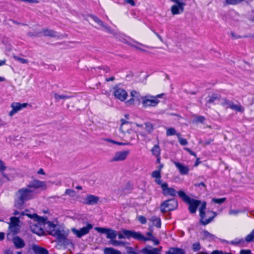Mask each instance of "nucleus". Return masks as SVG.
Segmentation results:
<instances>
[{"label":"nucleus","instance_id":"24","mask_svg":"<svg viewBox=\"0 0 254 254\" xmlns=\"http://www.w3.org/2000/svg\"><path fill=\"white\" fill-rule=\"evenodd\" d=\"M105 254H122V253L112 248H105L104 249Z\"/></svg>","mask_w":254,"mask_h":254},{"label":"nucleus","instance_id":"22","mask_svg":"<svg viewBox=\"0 0 254 254\" xmlns=\"http://www.w3.org/2000/svg\"><path fill=\"white\" fill-rule=\"evenodd\" d=\"M47 229L48 230V232L49 234L52 235V233L56 231L57 230L56 229V226L53 222L50 221H47L46 223Z\"/></svg>","mask_w":254,"mask_h":254},{"label":"nucleus","instance_id":"54","mask_svg":"<svg viewBox=\"0 0 254 254\" xmlns=\"http://www.w3.org/2000/svg\"><path fill=\"white\" fill-rule=\"evenodd\" d=\"M41 32H36V33H33V32H29L28 33V35L29 36L32 37V36H38L40 37L41 36Z\"/></svg>","mask_w":254,"mask_h":254},{"label":"nucleus","instance_id":"17","mask_svg":"<svg viewBox=\"0 0 254 254\" xmlns=\"http://www.w3.org/2000/svg\"><path fill=\"white\" fill-rule=\"evenodd\" d=\"M52 235L56 237L61 242H64L66 239L65 235L59 229L52 233Z\"/></svg>","mask_w":254,"mask_h":254},{"label":"nucleus","instance_id":"42","mask_svg":"<svg viewBox=\"0 0 254 254\" xmlns=\"http://www.w3.org/2000/svg\"><path fill=\"white\" fill-rule=\"evenodd\" d=\"M13 58L15 60L19 61L21 64H27L28 61L27 60L18 57L16 56H13Z\"/></svg>","mask_w":254,"mask_h":254},{"label":"nucleus","instance_id":"51","mask_svg":"<svg viewBox=\"0 0 254 254\" xmlns=\"http://www.w3.org/2000/svg\"><path fill=\"white\" fill-rule=\"evenodd\" d=\"M179 142L182 145H186L188 144V143L187 139L185 138H183L180 139V140H179Z\"/></svg>","mask_w":254,"mask_h":254},{"label":"nucleus","instance_id":"34","mask_svg":"<svg viewBox=\"0 0 254 254\" xmlns=\"http://www.w3.org/2000/svg\"><path fill=\"white\" fill-rule=\"evenodd\" d=\"M254 229L252 230L250 234L248 235L245 238V241L247 242H251L254 240Z\"/></svg>","mask_w":254,"mask_h":254},{"label":"nucleus","instance_id":"33","mask_svg":"<svg viewBox=\"0 0 254 254\" xmlns=\"http://www.w3.org/2000/svg\"><path fill=\"white\" fill-rule=\"evenodd\" d=\"M142 241L145 242L146 241H152L153 242L154 244L155 245H158L159 244V241L156 239V238L154 237L152 238H146L143 236V238L141 239Z\"/></svg>","mask_w":254,"mask_h":254},{"label":"nucleus","instance_id":"47","mask_svg":"<svg viewBox=\"0 0 254 254\" xmlns=\"http://www.w3.org/2000/svg\"><path fill=\"white\" fill-rule=\"evenodd\" d=\"M138 220L142 224H144L146 223V219L143 216H139L138 217Z\"/></svg>","mask_w":254,"mask_h":254},{"label":"nucleus","instance_id":"25","mask_svg":"<svg viewBox=\"0 0 254 254\" xmlns=\"http://www.w3.org/2000/svg\"><path fill=\"white\" fill-rule=\"evenodd\" d=\"M202 234L204 239H207L209 241H213L216 238L214 235L210 233L206 230L203 231Z\"/></svg>","mask_w":254,"mask_h":254},{"label":"nucleus","instance_id":"28","mask_svg":"<svg viewBox=\"0 0 254 254\" xmlns=\"http://www.w3.org/2000/svg\"><path fill=\"white\" fill-rule=\"evenodd\" d=\"M230 108L241 113H243L244 111V109L242 107L241 105H236L234 104V103H232V104L231 105Z\"/></svg>","mask_w":254,"mask_h":254},{"label":"nucleus","instance_id":"7","mask_svg":"<svg viewBox=\"0 0 254 254\" xmlns=\"http://www.w3.org/2000/svg\"><path fill=\"white\" fill-rule=\"evenodd\" d=\"M93 228L92 224L88 223L87 225L79 230L75 228L72 229V232L76 235L78 238H81L83 236L88 234L89 231Z\"/></svg>","mask_w":254,"mask_h":254},{"label":"nucleus","instance_id":"35","mask_svg":"<svg viewBox=\"0 0 254 254\" xmlns=\"http://www.w3.org/2000/svg\"><path fill=\"white\" fill-rule=\"evenodd\" d=\"M121 127H120V130L123 133H125L126 131L124 129V126H125V125H127L129 124V122L127 121L126 120H125L124 119H122L121 120Z\"/></svg>","mask_w":254,"mask_h":254},{"label":"nucleus","instance_id":"10","mask_svg":"<svg viewBox=\"0 0 254 254\" xmlns=\"http://www.w3.org/2000/svg\"><path fill=\"white\" fill-rule=\"evenodd\" d=\"M129 153V150H124L123 151H118L117 152L113 158L112 159V162H117V161H122L125 160L127 155Z\"/></svg>","mask_w":254,"mask_h":254},{"label":"nucleus","instance_id":"15","mask_svg":"<svg viewBox=\"0 0 254 254\" xmlns=\"http://www.w3.org/2000/svg\"><path fill=\"white\" fill-rule=\"evenodd\" d=\"M30 229L32 232L38 235H41L44 232L42 226L35 222L30 225Z\"/></svg>","mask_w":254,"mask_h":254},{"label":"nucleus","instance_id":"18","mask_svg":"<svg viewBox=\"0 0 254 254\" xmlns=\"http://www.w3.org/2000/svg\"><path fill=\"white\" fill-rule=\"evenodd\" d=\"M32 250L35 254H49V252L47 249L36 245L32 246Z\"/></svg>","mask_w":254,"mask_h":254},{"label":"nucleus","instance_id":"23","mask_svg":"<svg viewBox=\"0 0 254 254\" xmlns=\"http://www.w3.org/2000/svg\"><path fill=\"white\" fill-rule=\"evenodd\" d=\"M43 35L45 36H49L51 37H55L56 36V32L52 30L44 28L43 29Z\"/></svg>","mask_w":254,"mask_h":254},{"label":"nucleus","instance_id":"11","mask_svg":"<svg viewBox=\"0 0 254 254\" xmlns=\"http://www.w3.org/2000/svg\"><path fill=\"white\" fill-rule=\"evenodd\" d=\"M114 95L116 98L121 101H125L127 96V93L126 90L120 88L115 89Z\"/></svg>","mask_w":254,"mask_h":254},{"label":"nucleus","instance_id":"43","mask_svg":"<svg viewBox=\"0 0 254 254\" xmlns=\"http://www.w3.org/2000/svg\"><path fill=\"white\" fill-rule=\"evenodd\" d=\"M176 131L174 128L170 127L167 129L166 135L167 136L175 135L176 134Z\"/></svg>","mask_w":254,"mask_h":254},{"label":"nucleus","instance_id":"3","mask_svg":"<svg viewBox=\"0 0 254 254\" xmlns=\"http://www.w3.org/2000/svg\"><path fill=\"white\" fill-rule=\"evenodd\" d=\"M178 202L177 200L173 198L163 201L160 205L161 212L164 213L167 212L174 210L177 208Z\"/></svg>","mask_w":254,"mask_h":254},{"label":"nucleus","instance_id":"61","mask_svg":"<svg viewBox=\"0 0 254 254\" xmlns=\"http://www.w3.org/2000/svg\"><path fill=\"white\" fill-rule=\"evenodd\" d=\"M117 236H118V238L119 239H125V235L123 234L122 231L119 233H117Z\"/></svg>","mask_w":254,"mask_h":254},{"label":"nucleus","instance_id":"38","mask_svg":"<svg viewBox=\"0 0 254 254\" xmlns=\"http://www.w3.org/2000/svg\"><path fill=\"white\" fill-rule=\"evenodd\" d=\"M9 229L11 232H12L13 235H15L19 231V226H15V227L9 226Z\"/></svg>","mask_w":254,"mask_h":254},{"label":"nucleus","instance_id":"26","mask_svg":"<svg viewBox=\"0 0 254 254\" xmlns=\"http://www.w3.org/2000/svg\"><path fill=\"white\" fill-rule=\"evenodd\" d=\"M54 96L57 101H59V100H66L72 97V96H68L66 95H59L57 93H54Z\"/></svg>","mask_w":254,"mask_h":254},{"label":"nucleus","instance_id":"14","mask_svg":"<svg viewBox=\"0 0 254 254\" xmlns=\"http://www.w3.org/2000/svg\"><path fill=\"white\" fill-rule=\"evenodd\" d=\"M99 200V197L98 196L92 194H88L85 199V203L88 205H94L97 204Z\"/></svg>","mask_w":254,"mask_h":254},{"label":"nucleus","instance_id":"50","mask_svg":"<svg viewBox=\"0 0 254 254\" xmlns=\"http://www.w3.org/2000/svg\"><path fill=\"white\" fill-rule=\"evenodd\" d=\"M149 232H147L146 235L148 236L147 238H152L154 236L152 235V231H153V227L149 226Z\"/></svg>","mask_w":254,"mask_h":254},{"label":"nucleus","instance_id":"30","mask_svg":"<svg viewBox=\"0 0 254 254\" xmlns=\"http://www.w3.org/2000/svg\"><path fill=\"white\" fill-rule=\"evenodd\" d=\"M220 95L217 94H213L212 96L209 97V99L207 101L208 103H213L216 100H219Z\"/></svg>","mask_w":254,"mask_h":254},{"label":"nucleus","instance_id":"6","mask_svg":"<svg viewBox=\"0 0 254 254\" xmlns=\"http://www.w3.org/2000/svg\"><path fill=\"white\" fill-rule=\"evenodd\" d=\"M122 232L125 235V238L129 239L133 238L136 240L141 241V239L143 238V235L139 232L126 229H123Z\"/></svg>","mask_w":254,"mask_h":254},{"label":"nucleus","instance_id":"31","mask_svg":"<svg viewBox=\"0 0 254 254\" xmlns=\"http://www.w3.org/2000/svg\"><path fill=\"white\" fill-rule=\"evenodd\" d=\"M152 153L155 156H158L160 154V149L158 145H155L151 149Z\"/></svg>","mask_w":254,"mask_h":254},{"label":"nucleus","instance_id":"41","mask_svg":"<svg viewBox=\"0 0 254 254\" xmlns=\"http://www.w3.org/2000/svg\"><path fill=\"white\" fill-rule=\"evenodd\" d=\"M95 230L98 232L106 235L108 228L103 227H95Z\"/></svg>","mask_w":254,"mask_h":254},{"label":"nucleus","instance_id":"8","mask_svg":"<svg viewBox=\"0 0 254 254\" xmlns=\"http://www.w3.org/2000/svg\"><path fill=\"white\" fill-rule=\"evenodd\" d=\"M162 193L164 196H176L178 194V191H176L174 188H169L167 183H164L162 185Z\"/></svg>","mask_w":254,"mask_h":254},{"label":"nucleus","instance_id":"16","mask_svg":"<svg viewBox=\"0 0 254 254\" xmlns=\"http://www.w3.org/2000/svg\"><path fill=\"white\" fill-rule=\"evenodd\" d=\"M12 241L16 249H21L25 246L24 241L18 236L14 237Z\"/></svg>","mask_w":254,"mask_h":254},{"label":"nucleus","instance_id":"20","mask_svg":"<svg viewBox=\"0 0 254 254\" xmlns=\"http://www.w3.org/2000/svg\"><path fill=\"white\" fill-rule=\"evenodd\" d=\"M117 236V232L113 229L111 228H108V230L106 234V238L107 239H110V241H112V240H115V239Z\"/></svg>","mask_w":254,"mask_h":254},{"label":"nucleus","instance_id":"49","mask_svg":"<svg viewBox=\"0 0 254 254\" xmlns=\"http://www.w3.org/2000/svg\"><path fill=\"white\" fill-rule=\"evenodd\" d=\"M74 192L75 191L72 190L66 189L65 191V194L73 196Z\"/></svg>","mask_w":254,"mask_h":254},{"label":"nucleus","instance_id":"9","mask_svg":"<svg viewBox=\"0 0 254 254\" xmlns=\"http://www.w3.org/2000/svg\"><path fill=\"white\" fill-rule=\"evenodd\" d=\"M89 16L91 17L99 25L104 28L107 32L110 34H114L115 33L113 30L110 27L108 26L103 21L100 19L97 16L92 14L89 15Z\"/></svg>","mask_w":254,"mask_h":254},{"label":"nucleus","instance_id":"46","mask_svg":"<svg viewBox=\"0 0 254 254\" xmlns=\"http://www.w3.org/2000/svg\"><path fill=\"white\" fill-rule=\"evenodd\" d=\"M29 211V210L26 209L25 212H22L21 213V215H26L30 218L34 219L35 218V217H34L33 214H29V213H28Z\"/></svg>","mask_w":254,"mask_h":254},{"label":"nucleus","instance_id":"64","mask_svg":"<svg viewBox=\"0 0 254 254\" xmlns=\"http://www.w3.org/2000/svg\"><path fill=\"white\" fill-rule=\"evenodd\" d=\"M4 253V254H13V252L10 249L6 250Z\"/></svg>","mask_w":254,"mask_h":254},{"label":"nucleus","instance_id":"56","mask_svg":"<svg viewBox=\"0 0 254 254\" xmlns=\"http://www.w3.org/2000/svg\"><path fill=\"white\" fill-rule=\"evenodd\" d=\"M124 2L126 3L130 4L131 6L135 5V2L133 0H124Z\"/></svg>","mask_w":254,"mask_h":254},{"label":"nucleus","instance_id":"1","mask_svg":"<svg viewBox=\"0 0 254 254\" xmlns=\"http://www.w3.org/2000/svg\"><path fill=\"white\" fill-rule=\"evenodd\" d=\"M47 189V183L45 181L33 180L29 182L26 187L21 188L17 191L14 196V207L19 209L24 208L25 202L35 197L34 190Z\"/></svg>","mask_w":254,"mask_h":254},{"label":"nucleus","instance_id":"53","mask_svg":"<svg viewBox=\"0 0 254 254\" xmlns=\"http://www.w3.org/2000/svg\"><path fill=\"white\" fill-rule=\"evenodd\" d=\"M241 211L239 210L230 209L229 213L230 215H237Z\"/></svg>","mask_w":254,"mask_h":254},{"label":"nucleus","instance_id":"40","mask_svg":"<svg viewBox=\"0 0 254 254\" xmlns=\"http://www.w3.org/2000/svg\"><path fill=\"white\" fill-rule=\"evenodd\" d=\"M244 0H226V3L228 4L236 5Z\"/></svg>","mask_w":254,"mask_h":254},{"label":"nucleus","instance_id":"2","mask_svg":"<svg viewBox=\"0 0 254 254\" xmlns=\"http://www.w3.org/2000/svg\"><path fill=\"white\" fill-rule=\"evenodd\" d=\"M178 196L184 202L189 204L188 209L191 214L195 213L198 207L201 204L199 208V215L201 218L200 223L203 225H206L210 223L217 215L216 213L215 212L207 211L206 215L209 216V217L208 219H205V210L206 208V202L205 201L201 203V201L199 200L190 198L182 190L178 191Z\"/></svg>","mask_w":254,"mask_h":254},{"label":"nucleus","instance_id":"48","mask_svg":"<svg viewBox=\"0 0 254 254\" xmlns=\"http://www.w3.org/2000/svg\"><path fill=\"white\" fill-rule=\"evenodd\" d=\"M223 100L224 102L222 103V105H227L228 107L230 108L231 105L232 104L233 102L230 101V100H227L226 99H223Z\"/></svg>","mask_w":254,"mask_h":254},{"label":"nucleus","instance_id":"60","mask_svg":"<svg viewBox=\"0 0 254 254\" xmlns=\"http://www.w3.org/2000/svg\"><path fill=\"white\" fill-rule=\"evenodd\" d=\"M194 186L195 187H200V186H202L203 187L204 189H206V185H205V184L203 182H201L200 183H198V184H195L194 185Z\"/></svg>","mask_w":254,"mask_h":254},{"label":"nucleus","instance_id":"4","mask_svg":"<svg viewBox=\"0 0 254 254\" xmlns=\"http://www.w3.org/2000/svg\"><path fill=\"white\" fill-rule=\"evenodd\" d=\"M163 95V94H161L157 95L156 97L149 95L142 97L141 99L142 100L143 106L145 108L147 107H155L159 102L157 98H161Z\"/></svg>","mask_w":254,"mask_h":254},{"label":"nucleus","instance_id":"37","mask_svg":"<svg viewBox=\"0 0 254 254\" xmlns=\"http://www.w3.org/2000/svg\"><path fill=\"white\" fill-rule=\"evenodd\" d=\"M146 130L148 133H151L153 129V125L149 122H147L145 124Z\"/></svg>","mask_w":254,"mask_h":254},{"label":"nucleus","instance_id":"44","mask_svg":"<svg viewBox=\"0 0 254 254\" xmlns=\"http://www.w3.org/2000/svg\"><path fill=\"white\" fill-rule=\"evenodd\" d=\"M153 178H155L156 179H158V178H161V171L160 170H155L152 173L151 175Z\"/></svg>","mask_w":254,"mask_h":254},{"label":"nucleus","instance_id":"12","mask_svg":"<svg viewBox=\"0 0 254 254\" xmlns=\"http://www.w3.org/2000/svg\"><path fill=\"white\" fill-rule=\"evenodd\" d=\"M27 106V103H23L21 104L19 103H12L11 104V107L12 108V110L9 112V116L11 117L16 113L21 110L22 108L26 107Z\"/></svg>","mask_w":254,"mask_h":254},{"label":"nucleus","instance_id":"21","mask_svg":"<svg viewBox=\"0 0 254 254\" xmlns=\"http://www.w3.org/2000/svg\"><path fill=\"white\" fill-rule=\"evenodd\" d=\"M149 220L153 223V225L155 227L159 228L161 226V219L156 216L151 217Z\"/></svg>","mask_w":254,"mask_h":254},{"label":"nucleus","instance_id":"39","mask_svg":"<svg viewBox=\"0 0 254 254\" xmlns=\"http://www.w3.org/2000/svg\"><path fill=\"white\" fill-rule=\"evenodd\" d=\"M226 200L225 197L220 198H213L212 199V201L213 202L215 203L221 204L224 202Z\"/></svg>","mask_w":254,"mask_h":254},{"label":"nucleus","instance_id":"5","mask_svg":"<svg viewBox=\"0 0 254 254\" xmlns=\"http://www.w3.org/2000/svg\"><path fill=\"white\" fill-rule=\"evenodd\" d=\"M171 1L175 3L173 5L171 8V11L173 15L180 14L184 11V7L186 3L182 0H170Z\"/></svg>","mask_w":254,"mask_h":254},{"label":"nucleus","instance_id":"52","mask_svg":"<svg viewBox=\"0 0 254 254\" xmlns=\"http://www.w3.org/2000/svg\"><path fill=\"white\" fill-rule=\"evenodd\" d=\"M252 251L250 250H241L240 254H251Z\"/></svg>","mask_w":254,"mask_h":254},{"label":"nucleus","instance_id":"63","mask_svg":"<svg viewBox=\"0 0 254 254\" xmlns=\"http://www.w3.org/2000/svg\"><path fill=\"white\" fill-rule=\"evenodd\" d=\"M130 95L132 98L136 97V95H138V93L135 90L132 91L130 93Z\"/></svg>","mask_w":254,"mask_h":254},{"label":"nucleus","instance_id":"27","mask_svg":"<svg viewBox=\"0 0 254 254\" xmlns=\"http://www.w3.org/2000/svg\"><path fill=\"white\" fill-rule=\"evenodd\" d=\"M110 244L114 246H125L127 244H128L127 242L121 241H117V240H112V241H109Z\"/></svg>","mask_w":254,"mask_h":254},{"label":"nucleus","instance_id":"32","mask_svg":"<svg viewBox=\"0 0 254 254\" xmlns=\"http://www.w3.org/2000/svg\"><path fill=\"white\" fill-rule=\"evenodd\" d=\"M19 220L18 218L15 217H12L10 218V223L9 224V226H14V227H15V226H19Z\"/></svg>","mask_w":254,"mask_h":254},{"label":"nucleus","instance_id":"29","mask_svg":"<svg viewBox=\"0 0 254 254\" xmlns=\"http://www.w3.org/2000/svg\"><path fill=\"white\" fill-rule=\"evenodd\" d=\"M167 254H185V253L181 249L172 248L167 252Z\"/></svg>","mask_w":254,"mask_h":254},{"label":"nucleus","instance_id":"13","mask_svg":"<svg viewBox=\"0 0 254 254\" xmlns=\"http://www.w3.org/2000/svg\"><path fill=\"white\" fill-rule=\"evenodd\" d=\"M174 163L181 175H185L188 174L190 169L188 166H184L183 164L178 162L175 161Z\"/></svg>","mask_w":254,"mask_h":254},{"label":"nucleus","instance_id":"59","mask_svg":"<svg viewBox=\"0 0 254 254\" xmlns=\"http://www.w3.org/2000/svg\"><path fill=\"white\" fill-rule=\"evenodd\" d=\"M205 120V118L203 116H198L196 118V121L197 122L203 123Z\"/></svg>","mask_w":254,"mask_h":254},{"label":"nucleus","instance_id":"58","mask_svg":"<svg viewBox=\"0 0 254 254\" xmlns=\"http://www.w3.org/2000/svg\"><path fill=\"white\" fill-rule=\"evenodd\" d=\"M124 129L126 131L125 132H127L128 133H134V136H135V135L137 136V135L136 134V133L132 129H126V127H124Z\"/></svg>","mask_w":254,"mask_h":254},{"label":"nucleus","instance_id":"19","mask_svg":"<svg viewBox=\"0 0 254 254\" xmlns=\"http://www.w3.org/2000/svg\"><path fill=\"white\" fill-rule=\"evenodd\" d=\"M33 216L35 217L33 219L36 223L41 226H44L46 225V223L48 221L46 218L43 217H40L36 213H34Z\"/></svg>","mask_w":254,"mask_h":254},{"label":"nucleus","instance_id":"45","mask_svg":"<svg viewBox=\"0 0 254 254\" xmlns=\"http://www.w3.org/2000/svg\"><path fill=\"white\" fill-rule=\"evenodd\" d=\"M244 242V241L243 239H236L235 240L231 241L230 244L231 245H237L238 244H241Z\"/></svg>","mask_w":254,"mask_h":254},{"label":"nucleus","instance_id":"36","mask_svg":"<svg viewBox=\"0 0 254 254\" xmlns=\"http://www.w3.org/2000/svg\"><path fill=\"white\" fill-rule=\"evenodd\" d=\"M192 249L193 252H196L201 249V246L199 242H196L192 245Z\"/></svg>","mask_w":254,"mask_h":254},{"label":"nucleus","instance_id":"55","mask_svg":"<svg viewBox=\"0 0 254 254\" xmlns=\"http://www.w3.org/2000/svg\"><path fill=\"white\" fill-rule=\"evenodd\" d=\"M184 149L189 153L191 155L196 157V154L193 151H191V149L188 147L184 148Z\"/></svg>","mask_w":254,"mask_h":254},{"label":"nucleus","instance_id":"62","mask_svg":"<svg viewBox=\"0 0 254 254\" xmlns=\"http://www.w3.org/2000/svg\"><path fill=\"white\" fill-rule=\"evenodd\" d=\"M9 20L12 21L13 22V23H14L15 24L26 25V24H25L21 23L19 22H18L15 20H13V19H9Z\"/></svg>","mask_w":254,"mask_h":254},{"label":"nucleus","instance_id":"57","mask_svg":"<svg viewBox=\"0 0 254 254\" xmlns=\"http://www.w3.org/2000/svg\"><path fill=\"white\" fill-rule=\"evenodd\" d=\"M213 141V139L209 138V139H207V140H205V141L204 142V143H203V145L204 146H206V145H209V144H210V143H211Z\"/></svg>","mask_w":254,"mask_h":254}]
</instances>
